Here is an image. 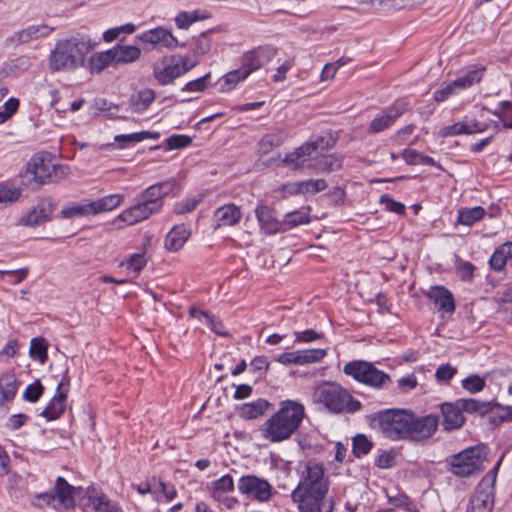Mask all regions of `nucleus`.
Listing matches in <instances>:
<instances>
[{"instance_id": "f257e3e1", "label": "nucleus", "mask_w": 512, "mask_h": 512, "mask_svg": "<svg viewBox=\"0 0 512 512\" xmlns=\"http://www.w3.org/2000/svg\"><path fill=\"white\" fill-rule=\"evenodd\" d=\"M305 416L304 406L293 400L280 402V408L262 427V435L272 443L289 439L300 427Z\"/></svg>"}, {"instance_id": "f03ea898", "label": "nucleus", "mask_w": 512, "mask_h": 512, "mask_svg": "<svg viewBox=\"0 0 512 512\" xmlns=\"http://www.w3.org/2000/svg\"><path fill=\"white\" fill-rule=\"evenodd\" d=\"M94 43L85 37H72L59 40L49 57V67L54 72L73 71L85 63L87 54Z\"/></svg>"}, {"instance_id": "7ed1b4c3", "label": "nucleus", "mask_w": 512, "mask_h": 512, "mask_svg": "<svg viewBox=\"0 0 512 512\" xmlns=\"http://www.w3.org/2000/svg\"><path fill=\"white\" fill-rule=\"evenodd\" d=\"M313 402L321 404L333 414H353L361 409V403L350 392L335 382L324 381L314 388Z\"/></svg>"}, {"instance_id": "20e7f679", "label": "nucleus", "mask_w": 512, "mask_h": 512, "mask_svg": "<svg viewBox=\"0 0 512 512\" xmlns=\"http://www.w3.org/2000/svg\"><path fill=\"white\" fill-rule=\"evenodd\" d=\"M26 175H31L37 184L58 183L69 174L67 166L55 164L50 154L33 155L26 164Z\"/></svg>"}, {"instance_id": "39448f33", "label": "nucleus", "mask_w": 512, "mask_h": 512, "mask_svg": "<svg viewBox=\"0 0 512 512\" xmlns=\"http://www.w3.org/2000/svg\"><path fill=\"white\" fill-rule=\"evenodd\" d=\"M197 65V61H191L188 56L180 54L165 55L153 63V77L155 81L166 86L174 80L186 74Z\"/></svg>"}, {"instance_id": "423d86ee", "label": "nucleus", "mask_w": 512, "mask_h": 512, "mask_svg": "<svg viewBox=\"0 0 512 512\" xmlns=\"http://www.w3.org/2000/svg\"><path fill=\"white\" fill-rule=\"evenodd\" d=\"M486 453L483 447L475 446L464 449L446 459L448 470L458 477H469L483 469Z\"/></svg>"}, {"instance_id": "0eeeda50", "label": "nucleus", "mask_w": 512, "mask_h": 512, "mask_svg": "<svg viewBox=\"0 0 512 512\" xmlns=\"http://www.w3.org/2000/svg\"><path fill=\"white\" fill-rule=\"evenodd\" d=\"M411 412L403 409H387L379 412L374 422L381 433L391 440H406Z\"/></svg>"}, {"instance_id": "6e6552de", "label": "nucleus", "mask_w": 512, "mask_h": 512, "mask_svg": "<svg viewBox=\"0 0 512 512\" xmlns=\"http://www.w3.org/2000/svg\"><path fill=\"white\" fill-rule=\"evenodd\" d=\"M497 466L477 484L469 497L466 512H492L495 503Z\"/></svg>"}, {"instance_id": "1a4fd4ad", "label": "nucleus", "mask_w": 512, "mask_h": 512, "mask_svg": "<svg viewBox=\"0 0 512 512\" xmlns=\"http://www.w3.org/2000/svg\"><path fill=\"white\" fill-rule=\"evenodd\" d=\"M343 371L358 382L377 389L391 382L388 374L377 369L372 363L367 361L356 360L349 362L344 366Z\"/></svg>"}, {"instance_id": "9d476101", "label": "nucleus", "mask_w": 512, "mask_h": 512, "mask_svg": "<svg viewBox=\"0 0 512 512\" xmlns=\"http://www.w3.org/2000/svg\"><path fill=\"white\" fill-rule=\"evenodd\" d=\"M331 147L329 139L319 137L314 141L306 142L300 147L296 148L293 152L286 155L282 160V164L291 169H302L305 166L307 157L313 153L326 151Z\"/></svg>"}, {"instance_id": "9b49d317", "label": "nucleus", "mask_w": 512, "mask_h": 512, "mask_svg": "<svg viewBox=\"0 0 512 512\" xmlns=\"http://www.w3.org/2000/svg\"><path fill=\"white\" fill-rule=\"evenodd\" d=\"M438 425L439 419L436 415L430 414L422 417H416L411 413L406 440L423 442L432 437L436 432Z\"/></svg>"}, {"instance_id": "f8f14e48", "label": "nucleus", "mask_w": 512, "mask_h": 512, "mask_svg": "<svg viewBox=\"0 0 512 512\" xmlns=\"http://www.w3.org/2000/svg\"><path fill=\"white\" fill-rule=\"evenodd\" d=\"M295 489L325 490L329 489V481L325 476L322 464L308 462L301 472L300 481Z\"/></svg>"}, {"instance_id": "ddd939ff", "label": "nucleus", "mask_w": 512, "mask_h": 512, "mask_svg": "<svg viewBox=\"0 0 512 512\" xmlns=\"http://www.w3.org/2000/svg\"><path fill=\"white\" fill-rule=\"evenodd\" d=\"M238 490L246 495L248 498H252L259 502H265L269 500L272 495V486L270 483L262 478L255 475L242 476L238 481Z\"/></svg>"}, {"instance_id": "4468645a", "label": "nucleus", "mask_w": 512, "mask_h": 512, "mask_svg": "<svg viewBox=\"0 0 512 512\" xmlns=\"http://www.w3.org/2000/svg\"><path fill=\"white\" fill-rule=\"evenodd\" d=\"M325 490L294 489L292 499L300 512H321L324 505Z\"/></svg>"}, {"instance_id": "2eb2a0df", "label": "nucleus", "mask_w": 512, "mask_h": 512, "mask_svg": "<svg viewBox=\"0 0 512 512\" xmlns=\"http://www.w3.org/2000/svg\"><path fill=\"white\" fill-rule=\"evenodd\" d=\"M136 38L142 44L149 45L151 48L161 46L167 49H174L180 45L171 31L161 26L147 30L137 35Z\"/></svg>"}, {"instance_id": "dca6fc26", "label": "nucleus", "mask_w": 512, "mask_h": 512, "mask_svg": "<svg viewBox=\"0 0 512 512\" xmlns=\"http://www.w3.org/2000/svg\"><path fill=\"white\" fill-rule=\"evenodd\" d=\"M158 212L159 211L156 208L145 201L141 196H138L136 203L125 209L117 219L127 225H134L148 219L150 216L157 214Z\"/></svg>"}, {"instance_id": "f3484780", "label": "nucleus", "mask_w": 512, "mask_h": 512, "mask_svg": "<svg viewBox=\"0 0 512 512\" xmlns=\"http://www.w3.org/2000/svg\"><path fill=\"white\" fill-rule=\"evenodd\" d=\"M255 215L259 222L260 228L269 235L278 232H284V220L279 221L276 218L275 210L267 205H259L255 209Z\"/></svg>"}, {"instance_id": "a211bd4d", "label": "nucleus", "mask_w": 512, "mask_h": 512, "mask_svg": "<svg viewBox=\"0 0 512 512\" xmlns=\"http://www.w3.org/2000/svg\"><path fill=\"white\" fill-rule=\"evenodd\" d=\"M275 49L270 46H261L255 50L245 53L242 61V68L249 70V75L268 63L275 56Z\"/></svg>"}, {"instance_id": "6ab92c4d", "label": "nucleus", "mask_w": 512, "mask_h": 512, "mask_svg": "<svg viewBox=\"0 0 512 512\" xmlns=\"http://www.w3.org/2000/svg\"><path fill=\"white\" fill-rule=\"evenodd\" d=\"M174 187V181H164L149 186L139 196L160 211L163 207V199L172 192Z\"/></svg>"}, {"instance_id": "aec40b11", "label": "nucleus", "mask_w": 512, "mask_h": 512, "mask_svg": "<svg viewBox=\"0 0 512 512\" xmlns=\"http://www.w3.org/2000/svg\"><path fill=\"white\" fill-rule=\"evenodd\" d=\"M426 296L435 304L438 311L453 313L455 301L453 294L443 286H433L426 293Z\"/></svg>"}, {"instance_id": "412c9836", "label": "nucleus", "mask_w": 512, "mask_h": 512, "mask_svg": "<svg viewBox=\"0 0 512 512\" xmlns=\"http://www.w3.org/2000/svg\"><path fill=\"white\" fill-rule=\"evenodd\" d=\"M485 130L484 125L477 121H463V122H457L449 126H445L440 129L439 136L440 137H450V136H457L462 134H475L479 133Z\"/></svg>"}, {"instance_id": "4be33fe9", "label": "nucleus", "mask_w": 512, "mask_h": 512, "mask_svg": "<svg viewBox=\"0 0 512 512\" xmlns=\"http://www.w3.org/2000/svg\"><path fill=\"white\" fill-rule=\"evenodd\" d=\"M20 381L14 372L8 371L0 376V404L10 403L14 400Z\"/></svg>"}, {"instance_id": "5701e85b", "label": "nucleus", "mask_w": 512, "mask_h": 512, "mask_svg": "<svg viewBox=\"0 0 512 512\" xmlns=\"http://www.w3.org/2000/svg\"><path fill=\"white\" fill-rule=\"evenodd\" d=\"M241 219V211L234 204H227L216 209L214 212V222L216 227L233 226Z\"/></svg>"}, {"instance_id": "b1692460", "label": "nucleus", "mask_w": 512, "mask_h": 512, "mask_svg": "<svg viewBox=\"0 0 512 512\" xmlns=\"http://www.w3.org/2000/svg\"><path fill=\"white\" fill-rule=\"evenodd\" d=\"M75 488L70 485L63 477H58L53 487L55 500L66 509L75 507L76 502L73 496Z\"/></svg>"}, {"instance_id": "393cba45", "label": "nucleus", "mask_w": 512, "mask_h": 512, "mask_svg": "<svg viewBox=\"0 0 512 512\" xmlns=\"http://www.w3.org/2000/svg\"><path fill=\"white\" fill-rule=\"evenodd\" d=\"M404 112V109L399 107H390L384 114L375 117L370 123V131L373 133H380L389 128Z\"/></svg>"}, {"instance_id": "a878e982", "label": "nucleus", "mask_w": 512, "mask_h": 512, "mask_svg": "<svg viewBox=\"0 0 512 512\" xmlns=\"http://www.w3.org/2000/svg\"><path fill=\"white\" fill-rule=\"evenodd\" d=\"M190 236V230L185 225L173 227L165 239V247L173 252L180 250Z\"/></svg>"}, {"instance_id": "bb28decb", "label": "nucleus", "mask_w": 512, "mask_h": 512, "mask_svg": "<svg viewBox=\"0 0 512 512\" xmlns=\"http://www.w3.org/2000/svg\"><path fill=\"white\" fill-rule=\"evenodd\" d=\"M441 412L444 417V429H458L464 424V416L457 405L444 403L441 405Z\"/></svg>"}, {"instance_id": "cd10ccee", "label": "nucleus", "mask_w": 512, "mask_h": 512, "mask_svg": "<svg viewBox=\"0 0 512 512\" xmlns=\"http://www.w3.org/2000/svg\"><path fill=\"white\" fill-rule=\"evenodd\" d=\"M123 200L124 197L121 194H110L95 201H91L89 203L92 215L112 211L118 207L123 202Z\"/></svg>"}, {"instance_id": "c85d7f7f", "label": "nucleus", "mask_w": 512, "mask_h": 512, "mask_svg": "<svg viewBox=\"0 0 512 512\" xmlns=\"http://www.w3.org/2000/svg\"><path fill=\"white\" fill-rule=\"evenodd\" d=\"M87 497L96 512H121L117 504L104 495H98L96 489L92 487L87 489Z\"/></svg>"}, {"instance_id": "c756f323", "label": "nucleus", "mask_w": 512, "mask_h": 512, "mask_svg": "<svg viewBox=\"0 0 512 512\" xmlns=\"http://www.w3.org/2000/svg\"><path fill=\"white\" fill-rule=\"evenodd\" d=\"M115 64H128L137 61L141 56V50L134 45H117L112 48Z\"/></svg>"}, {"instance_id": "7c9ffc66", "label": "nucleus", "mask_w": 512, "mask_h": 512, "mask_svg": "<svg viewBox=\"0 0 512 512\" xmlns=\"http://www.w3.org/2000/svg\"><path fill=\"white\" fill-rule=\"evenodd\" d=\"M67 392H56L47 407L42 411V416L49 420L60 417L66 407Z\"/></svg>"}, {"instance_id": "2f4dec72", "label": "nucleus", "mask_w": 512, "mask_h": 512, "mask_svg": "<svg viewBox=\"0 0 512 512\" xmlns=\"http://www.w3.org/2000/svg\"><path fill=\"white\" fill-rule=\"evenodd\" d=\"M484 72V67H473L468 69L463 75L453 81L454 86H456L458 90L467 89L472 85L479 83L483 78Z\"/></svg>"}, {"instance_id": "473e14b6", "label": "nucleus", "mask_w": 512, "mask_h": 512, "mask_svg": "<svg viewBox=\"0 0 512 512\" xmlns=\"http://www.w3.org/2000/svg\"><path fill=\"white\" fill-rule=\"evenodd\" d=\"M285 138L286 134L282 130L264 135L259 141V152L264 155L270 153L275 147H279Z\"/></svg>"}, {"instance_id": "72a5a7b5", "label": "nucleus", "mask_w": 512, "mask_h": 512, "mask_svg": "<svg viewBox=\"0 0 512 512\" xmlns=\"http://www.w3.org/2000/svg\"><path fill=\"white\" fill-rule=\"evenodd\" d=\"M270 403L264 399H258L254 402L245 403L240 409V415L244 419H255L265 413Z\"/></svg>"}, {"instance_id": "f704fd0d", "label": "nucleus", "mask_w": 512, "mask_h": 512, "mask_svg": "<svg viewBox=\"0 0 512 512\" xmlns=\"http://www.w3.org/2000/svg\"><path fill=\"white\" fill-rule=\"evenodd\" d=\"M233 489V479L230 475L227 474L212 482L211 496L217 501H222L225 494L233 491Z\"/></svg>"}, {"instance_id": "c9c22d12", "label": "nucleus", "mask_w": 512, "mask_h": 512, "mask_svg": "<svg viewBox=\"0 0 512 512\" xmlns=\"http://www.w3.org/2000/svg\"><path fill=\"white\" fill-rule=\"evenodd\" d=\"M160 137L159 132L141 131L131 134L116 135L114 140L120 144L121 148L126 147L130 143L141 142L145 139L157 140Z\"/></svg>"}, {"instance_id": "e433bc0d", "label": "nucleus", "mask_w": 512, "mask_h": 512, "mask_svg": "<svg viewBox=\"0 0 512 512\" xmlns=\"http://www.w3.org/2000/svg\"><path fill=\"white\" fill-rule=\"evenodd\" d=\"M310 223V207H302L299 210L289 212L284 218V228H294Z\"/></svg>"}, {"instance_id": "4c0bfd02", "label": "nucleus", "mask_w": 512, "mask_h": 512, "mask_svg": "<svg viewBox=\"0 0 512 512\" xmlns=\"http://www.w3.org/2000/svg\"><path fill=\"white\" fill-rule=\"evenodd\" d=\"M112 64H115L112 49L96 54L90 58V68L92 72L100 73Z\"/></svg>"}, {"instance_id": "58836bf2", "label": "nucleus", "mask_w": 512, "mask_h": 512, "mask_svg": "<svg viewBox=\"0 0 512 512\" xmlns=\"http://www.w3.org/2000/svg\"><path fill=\"white\" fill-rule=\"evenodd\" d=\"M485 215V210L480 206L473 208H464L458 212L457 222L462 225L471 226L481 220Z\"/></svg>"}, {"instance_id": "ea45409f", "label": "nucleus", "mask_w": 512, "mask_h": 512, "mask_svg": "<svg viewBox=\"0 0 512 512\" xmlns=\"http://www.w3.org/2000/svg\"><path fill=\"white\" fill-rule=\"evenodd\" d=\"M248 76L249 70H244L242 67L228 72L222 79L220 91H230L238 82L246 79Z\"/></svg>"}, {"instance_id": "a19ab883", "label": "nucleus", "mask_w": 512, "mask_h": 512, "mask_svg": "<svg viewBox=\"0 0 512 512\" xmlns=\"http://www.w3.org/2000/svg\"><path fill=\"white\" fill-rule=\"evenodd\" d=\"M47 349L48 344L44 338H33L29 349L30 357L44 364L48 358Z\"/></svg>"}, {"instance_id": "79ce46f5", "label": "nucleus", "mask_w": 512, "mask_h": 512, "mask_svg": "<svg viewBox=\"0 0 512 512\" xmlns=\"http://www.w3.org/2000/svg\"><path fill=\"white\" fill-rule=\"evenodd\" d=\"M326 354H327V352L324 349L298 350L297 351L298 365L319 362L326 356Z\"/></svg>"}, {"instance_id": "37998d69", "label": "nucleus", "mask_w": 512, "mask_h": 512, "mask_svg": "<svg viewBox=\"0 0 512 512\" xmlns=\"http://www.w3.org/2000/svg\"><path fill=\"white\" fill-rule=\"evenodd\" d=\"M92 215L90 203L83 204H73L67 207H64L61 210V216L63 218H75V217H84Z\"/></svg>"}, {"instance_id": "c03bdc74", "label": "nucleus", "mask_w": 512, "mask_h": 512, "mask_svg": "<svg viewBox=\"0 0 512 512\" xmlns=\"http://www.w3.org/2000/svg\"><path fill=\"white\" fill-rule=\"evenodd\" d=\"M189 314L195 318H200L201 316L205 317V319L212 331H214L216 334H219V335L226 334L224 325L220 321H217L214 318V316L210 315L209 313H207L205 311L198 310L195 307H192L189 310Z\"/></svg>"}, {"instance_id": "a18cd8bd", "label": "nucleus", "mask_w": 512, "mask_h": 512, "mask_svg": "<svg viewBox=\"0 0 512 512\" xmlns=\"http://www.w3.org/2000/svg\"><path fill=\"white\" fill-rule=\"evenodd\" d=\"M320 172H333L341 168L342 158L337 155H326L316 163Z\"/></svg>"}, {"instance_id": "49530a36", "label": "nucleus", "mask_w": 512, "mask_h": 512, "mask_svg": "<svg viewBox=\"0 0 512 512\" xmlns=\"http://www.w3.org/2000/svg\"><path fill=\"white\" fill-rule=\"evenodd\" d=\"M372 442L363 434H358L353 438L352 452L355 457L360 458L366 455L372 449Z\"/></svg>"}, {"instance_id": "de8ad7c7", "label": "nucleus", "mask_w": 512, "mask_h": 512, "mask_svg": "<svg viewBox=\"0 0 512 512\" xmlns=\"http://www.w3.org/2000/svg\"><path fill=\"white\" fill-rule=\"evenodd\" d=\"M147 264L145 253H134L130 255L125 261L121 262V266H126L127 269L132 270L137 275Z\"/></svg>"}, {"instance_id": "09e8293b", "label": "nucleus", "mask_w": 512, "mask_h": 512, "mask_svg": "<svg viewBox=\"0 0 512 512\" xmlns=\"http://www.w3.org/2000/svg\"><path fill=\"white\" fill-rule=\"evenodd\" d=\"M21 191L13 185L0 183V204H11L19 199Z\"/></svg>"}, {"instance_id": "8fccbe9b", "label": "nucleus", "mask_w": 512, "mask_h": 512, "mask_svg": "<svg viewBox=\"0 0 512 512\" xmlns=\"http://www.w3.org/2000/svg\"><path fill=\"white\" fill-rule=\"evenodd\" d=\"M135 29L136 27L132 23H126L118 27H113L104 32L103 39L106 42H112L118 39L121 34H132L135 31Z\"/></svg>"}, {"instance_id": "3c124183", "label": "nucleus", "mask_w": 512, "mask_h": 512, "mask_svg": "<svg viewBox=\"0 0 512 512\" xmlns=\"http://www.w3.org/2000/svg\"><path fill=\"white\" fill-rule=\"evenodd\" d=\"M211 31H206L201 33L196 39H195V47H194V55L195 56H202L207 54L211 49V38H210Z\"/></svg>"}, {"instance_id": "603ef678", "label": "nucleus", "mask_w": 512, "mask_h": 512, "mask_svg": "<svg viewBox=\"0 0 512 512\" xmlns=\"http://www.w3.org/2000/svg\"><path fill=\"white\" fill-rule=\"evenodd\" d=\"M43 392V385L41 384L40 380H36L27 386L23 393V398L28 402L34 403L40 399V397L43 395Z\"/></svg>"}, {"instance_id": "864d4df0", "label": "nucleus", "mask_w": 512, "mask_h": 512, "mask_svg": "<svg viewBox=\"0 0 512 512\" xmlns=\"http://www.w3.org/2000/svg\"><path fill=\"white\" fill-rule=\"evenodd\" d=\"M19 108V100L17 98H9L0 110V124L5 123L10 119Z\"/></svg>"}, {"instance_id": "5fc2aeb1", "label": "nucleus", "mask_w": 512, "mask_h": 512, "mask_svg": "<svg viewBox=\"0 0 512 512\" xmlns=\"http://www.w3.org/2000/svg\"><path fill=\"white\" fill-rule=\"evenodd\" d=\"M462 386L470 393H477L484 389L485 380L478 375H471L462 380Z\"/></svg>"}, {"instance_id": "6e6d98bb", "label": "nucleus", "mask_w": 512, "mask_h": 512, "mask_svg": "<svg viewBox=\"0 0 512 512\" xmlns=\"http://www.w3.org/2000/svg\"><path fill=\"white\" fill-rule=\"evenodd\" d=\"M201 19L197 11L181 12L176 18V26L180 29H187L191 24Z\"/></svg>"}, {"instance_id": "4d7b16f0", "label": "nucleus", "mask_w": 512, "mask_h": 512, "mask_svg": "<svg viewBox=\"0 0 512 512\" xmlns=\"http://www.w3.org/2000/svg\"><path fill=\"white\" fill-rule=\"evenodd\" d=\"M46 220V214L43 209H34L21 219V223L25 226H37Z\"/></svg>"}, {"instance_id": "13d9d810", "label": "nucleus", "mask_w": 512, "mask_h": 512, "mask_svg": "<svg viewBox=\"0 0 512 512\" xmlns=\"http://www.w3.org/2000/svg\"><path fill=\"white\" fill-rule=\"evenodd\" d=\"M155 93L152 89H144L138 93L137 110H146L154 101Z\"/></svg>"}, {"instance_id": "bf43d9fd", "label": "nucleus", "mask_w": 512, "mask_h": 512, "mask_svg": "<svg viewBox=\"0 0 512 512\" xmlns=\"http://www.w3.org/2000/svg\"><path fill=\"white\" fill-rule=\"evenodd\" d=\"M327 188V183L324 179H310L301 183V189L304 192L317 193Z\"/></svg>"}, {"instance_id": "052dcab7", "label": "nucleus", "mask_w": 512, "mask_h": 512, "mask_svg": "<svg viewBox=\"0 0 512 512\" xmlns=\"http://www.w3.org/2000/svg\"><path fill=\"white\" fill-rule=\"evenodd\" d=\"M460 409L461 413L468 412L474 413L482 409V404L475 399H459L455 403Z\"/></svg>"}, {"instance_id": "680f3d73", "label": "nucleus", "mask_w": 512, "mask_h": 512, "mask_svg": "<svg viewBox=\"0 0 512 512\" xmlns=\"http://www.w3.org/2000/svg\"><path fill=\"white\" fill-rule=\"evenodd\" d=\"M457 373V369L450 364L441 365L436 370L435 377L438 381L448 382L450 381L454 375Z\"/></svg>"}, {"instance_id": "e2e57ef3", "label": "nucleus", "mask_w": 512, "mask_h": 512, "mask_svg": "<svg viewBox=\"0 0 512 512\" xmlns=\"http://www.w3.org/2000/svg\"><path fill=\"white\" fill-rule=\"evenodd\" d=\"M200 202V199H197L195 197L187 198L175 205L174 211L176 214L181 215L184 213L191 212L195 209V207Z\"/></svg>"}, {"instance_id": "0e129e2a", "label": "nucleus", "mask_w": 512, "mask_h": 512, "mask_svg": "<svg viewBox=\"0 0 512 512\" xmlns=\"http://www.w3.org/2000/svg\"><path fill=\"white\" fill-rule=\"evenodd\" d=\"M380 202L384 204L385 208L391 212L400 215L405 213V205L402 204L401 202L391 199L388 195H382L380 198Z\"/></svg>"}, {"instance_id": "69168bd1", "label": "nucleus", "mask_w": 512, "mask_h": 512, "mask_svg": "<svg viewBox=\"0 0 512 512\" xmlns=\"http://www.w3.org/2000/svg\"><path fill=\"white\" fill-rule=\"evenodd\" d=\"M210 74L208 73L207 75L201 77V78H198L196 80H193V81H190L188 82L184 87H183V90L184 91H189V92H202L206 89L207 87V79L209 78Z\"/></svg>"}, {"instance_id": "338daca9", "label": "nucleus", "mask_w": 512, "mask_h": 512, "mask_svg": "<svg viewBox=\"0 0 512 512\" xmlns=\"http://www.w3.org/2000/svg\"><path fill=\"white\" fill-rule=\"evenodd\" d=\"M191 138L186 135H173L167 139V145L170 149H179L188 146Z\"/></svg>"}, {"instance_id": "774afa93", "label": "nucleus", "mask_w": 512, "mask_h": 512, "mask_svg": "<svg viewBox=\"0 0 512 512\" xmlns=\"http://www.w3.org/2000/svg\"><path fill=\"white\" fill-rule=\"evenodd\" d=\"M457 87L454 86V82L447 84L445 87L438 89L434 93V100L436 102H443L447 100L450 96H452L456 92Z\"/></svg>"}]
</instances>
